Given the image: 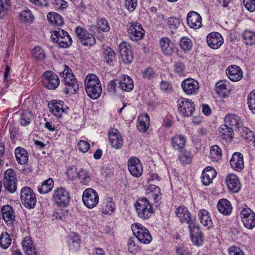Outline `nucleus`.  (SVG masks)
Segmentation results:
<instances>
[{"mask_svg": "<svg viewBox=\"0 0 255 255\" xmlns=\"http://www.w3.org/2000/svg\"><path fill=\"white\" fill-rule=\"evenodd\" d=\"M85 90L92 99L99 97L102 92L101 84L98 77L93 74L88 75L85 79Z\"/></svg>", "mask_w": 255, "mask_h": 255, "instance_id": "obj_1", "label": "nucleus"}, {"mask_svg": "<svg viewBox=\"0 0 255 255\" xmlns=\"http://www.w3.org/2000/svg\"><path fill=\"white\" fill-rule=\"evenodd\" d=\"M134 206L138 217L144 220L150 218L154 213L151 204L145 198L138 199Z\"/></svg>", "mask_w": 255, "mask_h": 255, "instance_id": "obj_2", "label": "nucleus"}, {"mask_svg": "<svg viewBox=\"0 0 255 255\" xmlns=\"http://www.w3.org/2000/svg\"><path fill=\"white\" fill-rule=\"evenodd\" d=\"M69 68L65 65V69L61 73L62 74L63 79L62 82H64L65 88L64 93L68 94L70 93H74L78 90L79 87L76 79L74 78V75L71 72Z\"/></svg>", "mask_w": 255, "mask_h": 255, "instance_id": "obj_3", "label": "nucleus"}, {"mask_svg": "<svg viewBox=\"0 0 255 255\" xmlns=\"http://www.w3.org/2000/svg\"><path fill=\"white\" fill-rule=\"evenodd\" d=\"M131 229L136 238L143 244L149 243L152 239L148 230L140 223H134L131 226Z\"/></svg>", "mask_w": 255, "mask_h": 255, "instance_id": "obj_4", "label": "nucleus"}, {"mask_svg": "<svg viewBox=\"0 0 255 255\" xmlns=\"http://www.w3.org/2000/svg\"><path fill=\"white\" fill-rule=\"evenodd\" d=\"M52 200L53 203L60 207H66L70 200L69 192L64 188H56L52 194Z\"/></svg>", "mask_w": 255, "mask_h": 255, "instance_id": "obj_5", "label": "nucleus"}, {"mask_svg": "<svg viewBox=\"0 0 255 255\" xmlns=\"http://www.w3.org/2000/svg\"><path fill=\"white\" fill-rule=\"evenodd\" d=\"M178 110L183 117L191 116L195 111L194 102L190 99L180 98L177 102Z\"/></svg>", "mask_w": 255, "mask_h": 255, "instance_id": "obj_6", "label": "nucleus"}, {"mask_svg": "<svg viewBox=\"0 0 255 255\" xmlns=\"http://www.w3.org/2000/svg\"><path fill=\"white\" fill-rule=\"evenodd\" d=\"M20 198L25 207L32 209L35 206L36 198L31 188L26 186L24 187L21 190Z\"/></svg>", "mask_w": 255, "mask_h": 255, "instance_id": "obj_7", "label": "nucleus"}, {"mask_svg": "<svg viewBox=\"0 0 255 255\" xmlns=\"http://www.w3.org/2000/svg\"><path fill=\"white\" fill-rule=\"evenodd\" d=\"M51 113L57 118H61L63 114L67 113L68 107L65 103L60 100H52L48 103Z\"/></svg>", "mask_w": 255, "mask_h": 255, "instance_id": "obj_8", "label": "nucleus"}, {"mask_svg": "<svg viewBox=\"0 0 255 255\" xmlns=\"http://www.w3.org/2000/svg\"><path fill=\"white\" fill-rule=\"evenodd\" d=\"M82 201L87 207L93 208L99 202V196L95 190L88 188L83 192Z\"/></svg>", "mask_w": 255, "mask_h": 255, "instance_id": "obj_9", "label": "nucleus"}, {"mask_svg": "<svg viewBox=\"0 0 255 255\" xmlns=\"http://www.w3.org/2000/svg\"><path fill=\"white\" fill-rule=\"evenodd\" d=\"M3 185L5 189L10 193H13L16 190V178L15 172L12 169H8L5 172Z\"/></svg>", "mask_w": 255, "mask_h": 255, "instance_id": "obj_10", "label": "nucleus"}, {"mask_svg": "<svg viewBox=\"0 0 255 255\" xmlns=\"http://www.w3.org/2000/svg\"><path fill=\"white\" fill-rule=\"evenodd\" d=\"M75 31L79 42L83 46H91L95 44L96 40L94 37L85 29L81 27H77Z\"/></svg>", "mask_w": 255, "mask_h": 255, "instance_id": "obj_11", "label": "nucleus"}, {"mask_svg": "<svg viewBox=\"0 0 255 255\" xmlns=\"http://www.w3.org/2000/svg\"><path fill=\"white\" fill-rule=\"evenodd\" d=\"M118 49L123 62L125 64L131 63L133 59L131 46L127 42H122L119 45Z\"/></svg>", "mask_w": 255, "mask_h": 255, "instance_id": "obj_12", "label": "nucleus"}, {"mask_svg": "<svg viewBox=\"0 0 255 255\" xmlns=\"http://www.w3.org/2000/svg\"><path fill=\"white\" fill-rule=\"evenodd\" d=\"M128 32L130 38L135 41L142 39L145 35V30L142 25L137 22L130 23Z\"/></svg>", "mask_w": 255, "mask_h": 255, "instance_id": "obj_13", "label": "nucleus"}, {"mask_svg": "<svg viewBox=\"0 0 255 255\" xmlns=\"http://www.w3.org/2000/svg\"><path fill=\"white\" fill-rule=\"evenodd\" d=\"M175 213L181 222H185L188 224L189 230H191L192 228H196L194 222L191 218V214L186 207L184 206L178 207Z\"/></svg>", "mask_w": 255, "mask_h": 255, "instance_id": "obj_14", "label": "nucleus"}, {"mask_svg": "<svg viewBox=\"0 0 255 255\" xmlns=\"http://www.w3.org/2000/svg\"><path fill=\"white\" fill-rule=\"evenodd\" d=\"M183 91L187 95H196L199 89V85L197 81L188 78L184 80L181 83Z\"/></svg>", "mask_w": 255, "mask_h": 255, "instance_id": "obj_15", "label": "nucleus"}, {"mask_svg": "<svg viewBox=\"0 0 255 255\" xmlns=\"http://www.w3.org/2000/svg\"><path fill=\"white\" fill-rule=\"evenodd\" d=\"M43 82L45 86L49 89H54L59 85L58 76L51 71H47L43 74Z\"/></svg>", "mask_w": 255, "mask_h": 255, "instance_id": "obj_16", "label": "nucleus"}, {"mask_svg": "<svg viewBox=\"0 0 255 255\" xmlns=\"http://www.w3.org/2000/svg\"><path fill=\"white\" fill-rule=\"evenodd\" d=\"M128 168L134 177H139L143 173V167L139 160L134 157H130L128 162Z\"/></svg>", "mask_w": 255, "mask_h": 255, "instance_id": "obj_17", "label": "nucleus"}, {"mask_svg": "<svg viewBox=\"0 0 255 255\" xmlns=\"http://www.w3.org/2000/svg\"><path fill=\"white\" fill-rule=\"evenodd\" d=\"M206 39L208 45L213 49L219 48L224 42V39L221 34L217 32L209 34Z\"/></svg>", "mask_w": 255, "mask_h": 255, "instance_id": "obj_18", "label": "nucleus"}, {"mask_svg": "<svg viewBox=\"0 0 255 255\" xmlns=\"http://www.w3.org/2000/svg\"><path fill=\"white\" fill-rule=\"evenodd\" d=\"M187 22L190 28L194 29H198L202 26L201 16L197 12L193 11L188 13Z\"/></svg>", "mask_w": 255, "mask_h": 255, "instance_id": "obj_19", "label": "nucleus"}, {"mask_svg": "<svg viewBox=\"0 0 255 255\" xmlns=\"http://www.w3.org/2000/svg\"><path fill=\"white\" fill-rule=\"evenodd\" d=\"M109 142L110 145L115 149L120 148L123 145V139L118 130L111 129L109 131Z\"/></svg>", "mask_w": 255, "mask_h": 255, "instance_id": "obj_20", "label": "nucleus"}, {"mask_svg": "<svg viewBox=\"0 0 255 255\" xmlns=\"http://www.w3.org/2000/svg\"><path fill=\"white\" fill-rule=\"evenodd\" d=\"M118 81V88H120L123 91L130 92L134 87L132 79L128 75H123Z\"/></svg>", "mask_w": 255, "mask_h": 255, "instance_id": "obj_21", "label": "nucleus"}, {"mask_svg": "<svg viewBox=\"0 0 255 255\" xmlns=\"http://www.w3.org/2000/svg\"><path fill=\"white\" fill-rule=\"evenodd\" d=\"M226 183L229 190L234 193H237L240 189L241 184L239 178L234 174H230L227 176Z\"/></svg>", "mask_w": 255, "mask_h": 255, "instance_id": "obj_22", "label": "nucleus"}, {"mask_svg": "<svg viewBox=\"0 0 255 255\" xmlns=\"http://www.w3.org/2000/svg\"><path fill=\"white\" fill-rule=\"evenodd\" d=\"M228 78L232 81H238L243 77V72L241 68L236 65H231L226 70Z\"/></svg>", "mask_w": 255, "mask_h": 255, "instance_id": "obj_23", "label": "nucleus"}, {"mask_svg": "<svg viewBox=\"0 0 255 255\" xmlns=\"http://www.w3.org/2000/svg\"><path fill=\"white\" fill-rule=\"evenodd\" d=\"M232 169L236 171H240L244 167L243 156L239 152L234 153L230 161Z\"/></svg>", "mask_w": 255, "mask_h": 255, "instance_id": "obj_24", "label": "nucleus"}, {"mask_svg": "<svg viewBox=\"0 0 255 255\" xmlns=\"http://www.w3.org/2000/svg\"><path fill=\"white\" fill-rule=\"evenodd\" d=\"M226 124L232 128L239 129L243 125V120L238 116L235 114H229L225 117Z\"/></svg>", "mask_w": 255, "mask_h": 255, "instance_id": "obj_25", "label": "nucleus"}, {"mask_svg": "<svg viewBox=\"0 0 255 255\" xmlns=\"http://www.w3.org/2000/svg\"><path fill=\"white\" fill-rule=\"evenodd\" d=\"M216 176L215 170L211 167H207L203 171L202 174V182L205 185H209L213 178Z\"/></svg>", "mask_w": 255, "mask_h": 255, "instance_id": "obj_26", "label": "nucleus"}, {"mask_svg": "<svg viewBox=\"0 0 255 255\" xmlns=\"http://www.w3.org/2000/svg\"><path fill=\"white\" fill-rule=\"evenodd\" d=\"M220 137L226 142L230 141L233 137V129L227 124L222 125L219 128Z\"/></svg>", "mask_w": 255, "mask_h": 255, "instance_id": "obj_27", "label": "nucleus"}, {"mask_svg": "<svg viewBox=\"0 0 255 255\" xmlns=\"http://www.w3.org/2000/svg\"><path fill=\"white\" fill-rule=\"evenodd\" d=\"M22 244L24 252L26 255H37L35 248L30 236L25 237Z\"/></svg>", "mask_w": 255, "mask_h": 255, "instance_id": "obj_28", "label": "nucleus"}, {"mask_svg": "<svg viewBox=\"0 0 255 255\" xmlns=\"http://www.w3.org/2000/svg\"><path fill=\"white\" fill-rule=\"evenodd\" d=\"M174 44L169 38L160 39V50L163 54L170 55L173 52Z\"/></svg>", "mask_w": 255, "mask_h": 255, "instance_id": "obj_29", "label": "nucleus"}, {"mask_svg": "<svg viewBox=\"0 0 255 255\" xmlns=\"http://www.w3.org/2000/svg\"><path fill=\"white\" fill-rule=\"evenodd\" d=\"M186 139L185 136L178 134L175 136L172 140L173 148L179 152H182L186 145Z\"/></svg>", "mask_w": 255, "mask_h": 255, "instance_id": "obj_30", "label": "nucleus"}, {"mask_svg": "<svg viewBox=\"0 0 255 255\" xmlns=\"http://www.w3.org/2000/svg\"><path fill=\"white\" fill-rule=\"evenodd\" d=\"M200 221L203 226L208 228L211 227L213 222L209 212L205 209H200L198 212Z\"/></svg>", "mask_w": 255, "mask_h": 255, "instance_id": "obj_31", "label": "nucleus"}, {"mask_svg": "<svg viewBox=\"0 0 255 255\" xmlns=\"http://www.w3.org/2000/svg\"><path fill=\"white\" fill-rule=\"evenodd\" d=\"M217 207L218 211L224 215H229L232 212L231 204L227 199H222L220 200L217 203Z\"/></svg>", "mask_w": 255, "mask_h": 255, "instance_id": "obj_32", "label": "nucleus"}, {"mask_svg": "<svg viewBox=\"0 0 255 255\" xmlns=\"http://www.w3.org/2000/svg\"><path fill=\"white\" fill-rule=\"evenodd\" d=\"M115 209V204L112 199L108 197L105 198L102 205L101 210L103 214L111 215Z\"/></svg>", "mask_w": 255, "mask_h": 255, "instance_id": "obj_33", "label": "nucleus"}, {"mask_svg": "<svg viewBox=\"0 0 255 255\" xmlns=\"http://www.w3.org/2000/svg\"><path fill=\"white\" fill-rule=\"evenodd\" d=\"M15 155L19 164L22 165L27 162L28 153L25 149L20 147H17L15 150Z\"/></svg>", "mask_w": 255, "mask_h": 255, "instance_id": "obj_34", "label": "nucleus"}, {"mask_svg": "<svg viewBox=\"0 0 255 255\" xmlns=\"http://www.w3.org/2000/svg\"><path fill=\"white\" fill-rule=\"evenodd\" d=\"M103 55L104 61L109 65H112L116 61V53L114 51L109 47L103 48Z\"/></svg>", "mask_w": 255, "mask_h": 255, "instance_id": "obj_35", "label": "nucleus"}, {"mask_svg": "<svg viewBox=\"0 0 255 255\" xmlns=\"http://www.w3.org/2000/svg\"><path fill=\"white\" fill-rule=\"evenodd\" d=\"M138 128L139 130L143 132L146 131L149 126V116L147 114L141 115L138 117Z\"/></svg>", "mask_w": 255, "mask_h": 255, "instance_id": "obj_36", "label": "nucleus"}, {"mask_svg": "<svg viewBox=\"0 0 255 255\" xmlns=\"http://www.w3.org/2000/svg\"><path fill=\"white\" fill-rule=\"evenodd\" d=\"M1 213L4 220L7 222L11 221L15 218V214L12 207L9 205L3 206L1 209Z\"/></svg>", "mask_w": 255, "mask_h": 255, "instance_id": "obj_37", "label": "nucleus"}, {"mask_svg": "<svg viewBox=\"0 0 255 255\" xmlns=\"http://www.w3.org/2000/svg\"><path fill=\"white\" fill-rule=\"evenodd\" d=\"M54 182L52 178L44 181L40 186L37 188V190L39 193L41 194H45L50 192L53 187Z\"/></svg>", "mask_w": 255, "mask_h": 255, "instance_id": "obj_38", "label": "nucleus"}, {"mask_svg": "<svg viewBox=\"0 0 255 255\" xmlns=\"http://www.w3.org/2000/svg\"><path fill=\"white\" fill-rule=\"evenodd\" d=\"M33 118L32 113L29 110H25L21 114L19 118L20 124L22 126H27L31 123Z\"/></svg>", "mask_w": 255, "mask_h": 255, "instance_id": "obj_39", "label": "nucleus"}, {"mask_svg": "<svg viewBox=\"0 0 255 255\" xmlns=\"http://www.w3.org/2000/svg\"><path fill=\"white\" fill-rule=\"evenodd\" d=\"M162 17V21L167 24V26H165L164 25L163 27L166 29V27L168 26L172 31L176 29L180 24V21L179 18L175 17H170L167 20H166L164 18L163 16Z\"/></svg>", "mask_w": 255, "mask_h": 255, "instance_id": "obj_40", "label": "nucleus"}, {"mask_svg": "<svg viewBox=\"0 0 255 255\" xmlns=\"http://www.w3.org/2000/svg\"><path fill=\"white\" fill-rule=\"evenodd\" d=\"M47 19L53 25L61 26L63 24V20L61 15L55 12L49 13L47 15Z\"/></svg>", "mask_w": 255, "mask_h": 255, "instance_id": "obj_41", "label": "nucleus"}, {"mask_svg": "<svg viewBox=\"0 0 255 255\" xmlns=\"http://www.w3.org/2000/svg\"><path fill=\"white\" fill-rule=\"evenodd\" d=\"M242 37L246 45L255 44V33L250 30H246L243 34Z\"/></svg>", "mask_w": 255, "mask_h": 255, "instance_id": "obj_42", "label": "nucleus"}, {"mask_svg": "<svg viewBox=\"0 0 255 255\" xmlns=\"http://www.w3.org/2000/svg\"><path fill=\"white\" fill-rule=\"evenodd\" d=\"M10 0H0V18H3L10 9Z\"/></svg>", "mask_w": 255, "mask_h": 255, "instance_id": "obj_43", "label": "nucleus"}, {"mask_svg": "<svg viewBox=\"0 0 255 255\" xmlns=\"http://www.w3.org/2000/svg\"><path fill=\"white\" fill-rule=\"evenodd\" d=\"M147 192L151 194V197L153 199L155 203L159 201V187L156 185L150 184L147 188Z\"/></svg>", "mask_w": 255, "mask_h": 255, "instance_id": "obj_44", "label": "nucleus"}, {"mask_svg": "<svg viewBox=\"0 0 255 255\" xmlns=\"http://www.w3.org/2000/svg\"><path fill=\"white\" fill-rule=\"evenodd\" d=\"M67 34V32L60 28H57L52 31L51 38L52 41L57 43L60 39Z\"/></svg>", "mask_w": 255, "mask_h": 255, "instance_id": "obj_45", "label": "nucleus"}, {"mask_svg": "<svg viewBox=\"0 0 255 255\" xmlns=\"http://www.w3.org/2000/svg\"><path fill=\"white\" fill-rule=\"evenodd\" d=\"M11 239L7 232L2 233L0 237V245L3 249H7L11 244Z\"/></svg>", "mask_w": 255, "mask_h": 255, "instance_id": "obj_46", "label": "nucleus"}, {"mask_svg": "<svg viewBox=\"0 0 255 255\" xmlns=\"http://www.w3.org/2000/svg\"><path fill=\"white\" fill-rule=\"evenodd\" d=\"M140 249L139 246L137 245L136 238H130L129 239L128 243V249L129 252L136 254Z\"/></svg>", "mask_w": 255, "mask_h": 255, "instance_id": "obj_47", "label": "nucleus"}, {"mask_svg": "<svg viewBox=\"0 0 255 255\" xmlns=\"http://www.w3.org/2000/svg\"><path fill=\"white\" fill-rule=\"evenodd\" d=\"M227 84L226 81H218L216 85V91L217 93L222 96L226 97V91L227 90Z\"/></svg>", "mask_w": 255, "mask_h": 255, "instance_id": "obj_48", "label": "nucleus"}, {"mask_svg": "<svg viewBox=\"0 0 255 255\" xmlns=\"http://www.w3.org/2000/svg\"><path fill=\"white\" fill-rule=\"evenodd\" d=\"M21 21L31 23L34 20V16L31 11L29 9L23 10L19 15Z\"/></svg>", "mask_w": 255, "mask_h": 255, "instance_id": "obj_49", "label": "nucleus"}, {"mask_svg": "<svg viewBox=\"0 0 255 255\" xmlns=\"http://www.w3.org/2000/svg\"><path fill=\"white\" fill-rule=\"evenodd\" d=\"M96 27L99 31L107 32L110 30L109 22L104 18H99L98 19Z\"/></svg>", "mask_w": 255, "mask_h": 255, "instance_id": "obj_50", "label": "nucleus"}, {"mask_svg": "<svg viewBox=\"0 0 255 255\" xmlns=\"http://www.w3.org/2000/svg\"><path fill=\"white\" fill-rule=\"evenodd\" d=\"M247 101L249 109L253 113L255 114V90L249 94Z\"/></svg>", "mask_w": 255, "mask_h": 255, "instance_id": "obj_51", "label": "nucleus"}, {"mask_svg": "<svg viewBox=\"0 0 255 255\" xmlns=\"http://www.w3.org/2000/svg\"><path fill=\"white\" fill-rule=\"evenodd\" d=\"M77 178L79 180L80 182L83 184H87L91 180L88 172L82 169L79 170Z\"/></svg>", "mask_w": 255, "mask_h": 255, "instance_id": "obj_52", "label": "nucleus"}, {"mask_svg": "<svg viewBox=\"0 0 255 255\" xmlns=\"http://www.w3.org/2000/svg\"><path fill=\"white\" fill-rule=\"evenodd\" d=\"M72 43V40L71 37L68 33L67 34L62 38L57 43L60 47L61 48H68L70 47Z\"/></svg>", "mask_w": 255, "mask_h": 255, "instance_id": "obj_53", "label": "nucleus"}, {"mask_svg": "<svg viewBox=\"0 0 255 255\" xmlns=\"http://www.w3.org/2000/svg\"><path fill=\"white\" fill-rule=\"evenodd\" d=\"M222 156V151L220 147L217 145L212 146L210 149V156L214 160H217Z\"/></svg>", "mask_w": 255, "mask_h": 255, "instance_id": "obj_54", "label": "nucleus"}, {"mask_svg": "<svg viewBox=\"0 0 255 255\" xmlns=\"http://www.w3.org/2000/svg\"><path fill=\"white\" fill-rule=\"evenodd\" d=\"M239 130L241 136L245 139L252 140L255 137L253 132L247 127L242 126Z\"/></svg>", "mask_w": 255, "mask_h": 255, "instance_id": "obj_55", "label": "nucleus"}, {"mask_svg": "<svg viewBox=\"0 0 255 255\" xmlns=\"http://www.w3.org/2000/svg\"><path fill=\"white\" fill-rule=\"evenodd\" d=\"M245 227L249 229H252L255 226V214L252 213L247 218L244 219L243 221Z\"/></svg>", "mask_w": 255, "mask_h": 255, "instance_id": "obj_56", "label": "nucleus"}, {"mask_svg": "<svg viewBox=\"0 0 255 255\" xmlns=\"http://www.w3.org/2000/svg\"><path fill=\"white\" fill-rule=\"evenodd\" d=\"M195 229V228H192L191 230H189L191 240L195 245L200 246L203 243V238L201 235L199 234L196 235V233L194 234V231Z\"/></svg>", "mask_w": 255, "mask_h": 255, "instance_id": "obj_57", "label": "nucleus"}, {"mask_svg": "<svg viewBox=\"0 0 255 255\" xmlns=\"http://www.w3.org/2000/svg\"><path fill=\"white\" fill-rule=\"evenodd\" d=\"M185 66L181 61H175L174 64V70L178 75L181 76L185 73Z\"/></svg>", "mask_w": 255, "mask_h": 255, "instance_id": "obj_58", "label": "nucleus"}, {"mask_svg": "<svg viewBox=\"0 0 255 255\" xmlns=\"http://www.w3.org/2000/svg\"><path fill=\"white\" fill-rule=\"evenodd\" d=\"M180 45L182 49L188 51L192 46L191 40L187 37H182L180 41Z\"/></svg>", "mask_w": 255, "mask_h": 255, "instance_id": "obj_59", "label": "nucleus"}, {"mask_svg": "<svg viewBox=\"0 0 255 255\" xmlns=\"http://www.w3.org/2000/svg\"><path fill=\"white\" fill-rule=\"evenodd\" d=\"M32 54L35 58L37 60H43L45 57L44 50L41 47H35L32 51Z\"/></svg>", "mask_w": 255, "mask_h": 255, "instance_id": "obj_60", "label": "nucleus"}, {"mask_svg": "<svg viewBox=\"0 0 255 255\" xmlns=\"http://www.w3.org/2000/svg\"><path fill=\"white\" fill-rule=\"evenodd\" d=\"M160 89L165 95H168L173 91L172 84L170 82H162L160 84Z\"/></svg>", "mask_w": 255, "mask_h": 255, "instance_id": "obj_61", "label": "nucleus"}, {"mask_svg": "<svg viewBox=\"0 0 255 255\" xmlns=\"http://www.w3.org/2000/svg\"><path fill=\"white\" fill-rule=\"evenodd\" d=\"M67 175L68 178L71 180H74L77 178L79 174V171H77L75 166L70 167L67 171Z\"/></svg>", "mask_w": 255, "mask_h": 255, "instance_id": "obj_62", "label": "nucleus"}, {"mask_svg": "<svg viewBox=\"0 0 255 255\" xmlns=\"http://www.w3.org/2000/svg\"><path fill=\"white\" fill-rule=\"evenodd\" d=\"M176 253L177 255H191L188 248L184 245L177 246Z\"/></svg>", "mask_w": 255, "mask_h": 255, "instance_id": "obj_63", "label": "nucleus"}, {"mask_svg": "<svg viewBox=\"0 0 255 255\" xmlns=\"http://www.w3.org/2000/svg\"><path fill=\"white\" fill-rule=\"evenodd\" d=\"M243 3L248 11L253 12L255 10V0H244Z\"/></svg>", "mask_w": 255, "mask_h": 255, "instance_id": "obj_64", "label": "nucleus"}]
</instances>
